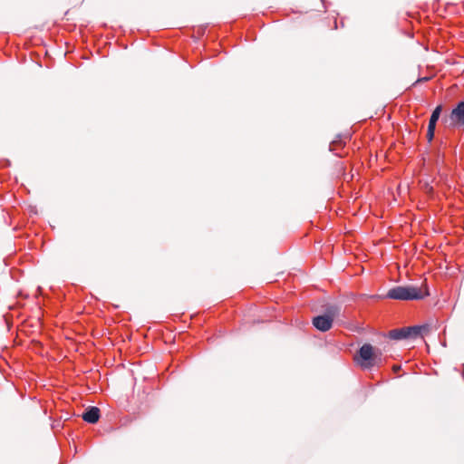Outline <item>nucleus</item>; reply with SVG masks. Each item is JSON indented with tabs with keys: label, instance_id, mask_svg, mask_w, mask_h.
Wrapping results in <instances>:
<instances>
[{
	"label": "nucleus",
	"instance_id": "obj_1",
	"mask_svg": "<svg viewBox=\"0 0 464 464\" xmlns=\"http://www.w3.org/2000/svg\"><path fill=\"white\" fill-rule=\"evenodd\" d=\"M359 365L368 370L374 366H380L382 362V352L374 349L370 343H364L359 350Z\"/></svg>",
	"mask_w": 464,
	"mask_h": 464
},
{
	"label": "nucleus",
	"instance_id": "obj_2",
	"mask_svg": "<svg viewBox=\"0 0 464 464\" xmlns=\"http://www.w3.org/2000/svg\"><path fill=\"white\" fill-rule=\"evenodd\" d=\"M428 295V293L423 294L419 287L413 285L408 286H395L391 288L386 297L393 300H420Z\"/></svg>",
	"mask_w": 464,
	"mask_h": 464
},
{
	"label": "nucleus",
	"instance_id": "obj_3",
	"mask_svg": "<svg viewBox=\"0 0 464 464\" xmlns=\"http://www.w3.org/2000/svg\"><path fill=\"white\" fill-rule=\"evenodd\" d=\"M426 329L423 325H415L410 327H403L393 329L389 332V337L392 340H402L407 338H416L421 334V332Z\"/></svg>",
	"mask_w": 464,
	"mask_h": 464
},
{
	"label": "nucleus",
	"instance_id": "obj_4",
	"mask_svg": "<svg viewBox=\"0 0 464 464\" xmlns=\"http://www.w3.org/2000/svg\"><path fill=\"white\" fill-rule=\"evenodd\" d=\"M336 314V308L331 307L327 310L326 314L314 317L313 319V324L319 331L326 332L332 328L333 322Z\"/></svg>",
	"mask_w": 464,
	"mask_h": 464
},
{
	"label": "nucleus",
	"instance_id": "obj_5",
	"mask_svg": "<svg viewBox=\"0 0 464 464\" xmlns=\"http://www.w3.org/2000/svg\"><path fill=\"white\" fill-rule=\"evenodd\" d=\"M451 121L459 125H464V101L458 103L450 114Z\"/></svg>",
	"mask_w": 464,
	"mask_h": 464
},
{
	"label": "nucleus",
	"instance_id": "obj_6",
	"mask_svg": "<svg viewBox=\"0 0 464 464\" xmlns=\"http://www.w3.org/2000/svg\"><path fill=\"white\" fill-rule=\"evenodd\" d=\"M82 419L88 423L94 424L100 419V410L97 407H89L82 414Z\"/></svg>",
	"mask_w": 464,
	"mask_h": 464
},
{
	"label": "nucleus",
	"instance_id": "obj_7",
	"mask_svg": "<svg viewBox=\"0 0 464 464\" xmlns=\"http://www.w3.org/2000/svg\"><path fill=\"white\" fill-rule=\"evenodd\" d=\"M441 111H442V106L441 105H438L434 111H432L431 115H430V121H429V125L430 126H434L436 127V123L440 116V113H441Z\"/></svg>",
	"mask_w": 464,
	"mask_h": 464
},
{
	"label": "nucleus",
	"instance_id": "obj_8",
	"mask_svg": "<svg viewBox=\"0 0 464 464\" xmlns=\"http://www.w3.org/2000/svg\"><path fill=\"white\" fill-rule=\"evenodd\" d=\"M435 128L436 127H434V126L428 125L427 139H428L429 142H430L434 138Z\"/></svg>",
	"mask_w": 464,
	"mask_h": 464
},
{
	"label": "nucleus",
	"instance_id": "obj_9",
	"mask_svg": "<svg viewBox=\"0 0 464 464\" xmlns=\"http://www.w3.org/2000/svg\"><path fill=\"white\" fill-rule=\"evenodd\" d=\"M342 146H343L342 140H334L330 144V150L334 151L335 150H337L338 148H341Z\"/></svg>",
	"mask_w": 464,
	"mask_h": 464
}]
</instances>
